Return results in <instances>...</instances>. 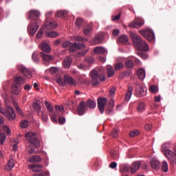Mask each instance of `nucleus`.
<instances>
[{
	"label": "nucleus",
	"mask_w": 176,
	"mask_h": 176,
	"mask_svg": "<svg viewBox=\"0 0 176 176\" xmlns=\"http://www.w3.org/2000/svg\"><path fill=\"white\" fill-rule=\"evenodd\" d=\"M18 69L19 71H20L22 75H23L28 79H31V78H32V74L31 73V71H30V69H28L24 65H18Z\"/></svg>",
	"instance_id": "nucleus-11"
},
{
	"label": "nucleus",
	"mask_w": 176,
	"mask_h": 176,
	"mask_svg": "<svg viewBox=\"0 0 176 176\" xmlns=\"http://www.w3.org/2000/svg\"><path fill=\"white\" fill-rule=\"evenodd\" d=\"M11 90L13 94H14L15 96H19V94H20V91H21V88L19 87L17 85L13 84L12 85Z\"/></svg>",
	"instance_id": "nucleus-20"
},
{
	"label": "nucleus",
	"mask_w": 176,
	"mask_h": 176,
	"mask_svg": "<svg viewBox=\"0 0 176 176\" xmlns=\"http://www.w3.org/2000/svg\"><path fill=\"white\" fill-rule=\"evenodd\" d=\"M91 85L92 86H98L100 82H104L105 80V76L104 74L100 75L97 70H92L91 72Z\"/></svg>",
	"instance_id": "nucleus-3"
},
{
	"label": "nucleus",
	"mask_w": 176,
	"mask_h": 176,
	"mask_svg": "<svg viewBox=\"0 0 176 176\" xmlns=\"http://www.w3.org/2000/svg\"><path fill=\"white\" fill-rule=\"evenodd\" d=\"M82 25H83V19H79V18L77 19V20L76 21V25H77V27H78V28H80Z\"/></svg>",
	"instance_id": "nucleus-47"
},
{
	"label": "nucleus",
	"mask_w": 176,
	"mask_h": 176,
	"mask_svg": "<svg viewBox=\"0 0 176 176\" xmlns=\"http://www.w3.org/2000/svg\"><path fill=\"white\" fill-rule=\"evenodd\" d=\"M55 110L54 113L50 114V116L51 118L52 122L54 123H57V116L60 115V112L63 113L64 112V107L63 106H55Z\"/></svg>",
	"instance_id": "nucleus-7"
},
{
	"label": "nucleus",
	"mask_w": 176,
	"mask_h": 176,
	"mask_svg": "<svg viewBox=\"0 0 176 176\" xmlns=\"http://www.w3.org/2000/svg\"><path fill=\"white\" fill-rule=\"evenodd\" d=\"M116 156H118V150L113 149V150L111 151V157H113V159H115V157H116Z\"/></svg>",
	"instance_id": "nucleus-59"
},
{
	"label": "nucleus",
	"mask_w": 176,
	"mask_h": 176,
	"mask_svg": "<svg viewBox=\"0 0 176 176\" xmlns=\"http://www.w3.org/2000/svg\"><path fill=\"white\" fill-rule=\"evenodd\" d=\"M91 30V25H87L84 29V34L87 36L90 35Z\"/></svg>",
	"instance_id": "nucleus-35"
},
{
	"label": "nucleus",
	"mask_w": 176,
	"mask_h": 176,
	"mask_svg": "<svg viewBox=\"0 0 176 176\" xmlns=\"http://www.w3.org/2000/svg\"><path fill=\"white\" fill-rule=\"evenodd\" d=\"M25 138H28V141L32 145L34 146L35 148L41 146V142L39 139L36 138V135L34 133H28L25 134Z\"/></svg>",
	"instance_id": "nucleus-5"
},
{
	"label": "nucleus",
	"mask_w": 176,
	"mask_h": 176,
	"mask_svg": "<svg viewBox=\"0 0 176 176\" xmlns=\"http://www.w3.org/2000/svg\"><path fill=\"white\" fill-rule=\"evenodd\" d=\"M173 148V144L171 142H166L162 146V152L165 151H170V148Z\"/></svg>",
	"instance_id": "nucleus-29"
},
{
	"label": "nucleus",
	"mask_w": 176,
	"mask_h": 176,
	"mask_svg": "<svg viewBox=\"0 0 176 176\" xmlns=\"http://www.w3.org/2000/svg\"><path fill=\"white\" fill-rule=\"evenodd\" d=\"M41 16V12L36 10H32L29 12V16L28 18L33 21H38L39 20V17Z\"/></svg>",
	"instance_id": "nucleus-12"
},
{
	"label": "nucleus",
	"mask_w": 176,
	"mask_h": 176,
	"mask_svg": "<svg viewBox=\"0 0 176 176\" xmlns=\"http://www.w3.org/2000/svg\"><path fill=\"white\" fill-rule=\"evenodd\" d=\"M139 92H140V94H141V96L146 95V89H144V88H140Z\"/></svg>",
	"instance_id": "nucleus-60"
},
{
	"label": "nucleus",
	"mask_w": 176,
	"mask_h": 176,
	"mask_svg": "<svg viewBox=\"0 0 176 176\" xmlns=\"http://www.w3.org/2000/svg\"><path fill=\"white\" fill-rule=\"evenodd\" d=\"M6 140V135L5 133H0V144L3 145V142Z\"/></svg>",
	"instance_id": "nucleus-42"
},
{
	"label": "nucleus",
	"mask_w": 176,
	"mask_h": 176,
	"mask_svg": "<svg viewBox=\"0 0 176 176\" xmlns=\"http://www.w3.org/2000/svg\"><path fill=\"white\" fill-rule=\"evenodd\" d=\"M134 89L133 88V87L129 86L128 87V90L127 92L125 95V101H130V99L131 98V96H133V91Z\"/></svg>",
	"instance_id": "nucleus-19"
},
{
	"label": "nucleus",
	"mask_w": 176,
	"mask_h": 176,
	"mask_svg": "<svg viewBox=\"0 0 176 176\" xmlns=\"http://www.w3.org/2000/svg\"><path fill=\"white\" fill-rule=\"evenodd\" d=\"M118 43H124V45H127L129 43V36L127 35L124 34L122 35L118 40Z\"/></svg>",
	"instance_id": "nucleus-22"
},
{
	"label": "nucleus",
	"mask_w": 176,
	"mask_h": 176,
	"mask_svg": "<svg viewBox=\"0 0 176 176\" xmlns=\"http://www.w3.org/2000/svg\"><path fill=\"white\" fill-rule=\"evenodd\" d=\"M137 54L143 58V60H146V58H148V54L146 53L138 52Z\"/></svg>",
	"instance_id": "nucleus-50"
},
{
	"label": "nucleus",
	"mask_w": 176,
	"mask_h": 176,
	"mask_svg": "<svg viewBox=\"0 0 176 176\" xmlns=\"http://www.w3.org/2000/svg\"><path fill=\"white\" fill-rule=\"evenodd\" d=\"M98 101V108L100 113H104L105 111V105L108 102V99L107 98L99 97L97 100Z\"/></svg>",
	"instance_id": "nucleus-9"
},
{
	"label": "nucleus",
	"mask_w": 176,
	"mask_h": 176,
	"mask_svg": "<svg viewBox=\"0 0 176 176\" xmlns=\"http://www.w3.org/2000/svg\"><path fill=\"white\" fill-rule=\"evenodd\" d=\"M119 20H120V13L118 15L112 16V21H119Z\"/></svg>",
	"instance_id": "nucleus-53"
},
{
	"label": "nucleus",
	"mask_w": 176,
	"mask_h": 176,
	"mask_svg": "<svg viewBox=\"0 0 176 176\" xmlns=\"http://www.w3.org/2000/svg\"><path fill=\"white\" fill-rule=\"evenodd\" d=\"M118 134H119V129H115L113 130L112 136L115 138L118 137Z\"/></svg>",
	"instance_id": "nucleus-58"
},
{
	"label": "nucleus",
	"mask_w": 176,
	"mask_h": 176,
	"mask_svg": "<svg viewBox=\"0 0 176 176\" xmlns=\"http://www.w3.org/2000/svg\"><path fill=\"white\" fill-rule=\"evenodd\" d=\"M106 52L105 48L102 47H96L94 50V54H104Z\"/></svg>",
	"instance_id": "nucleus-26"
},
{
	"label": "nucleus",
	"mask_w": 176,
	"mask_h": 176,
	"mask_svg": "<svg viewBox=\"0 0 176 176\" xmlns=\"http://www.w3.org/2000/svg\"><path fill=\"white\" fill-rule=\"evenodd\" d=\"M144 20L141 18H135L134 21L129 23L131 28H141L144 25Z\"/></svg>",
	"instance_id": "nucleus-10"
},
{
	"label": "nucleus",
	"mask_w": 176,
	"mask_h": 176,
	"mask_svg": "<svg viewBox=\"0 0 176 176\" xmlns=\"http://www.w3.org/2000/svg\"><path fill=\"white\" fill-rule=\"evenodd\" d=\"M41 119H42L43 122H47V119H49V117L47 116V114H46L45 113L42 112Z\"/></svg>",
	"instance_id": "nucleus-51"
},
{
	"label": "nucleus",
	"mask_w": 176,
	"mask_h": 176,
	"mask_svg": "<svg viewBox=\"0 0 176 176\" xmlns=\"http://www.w3.org/2000/svg\"><path fill=\"white\" fill-rule=\"evenodd\" d=\"M85 47L84 43H74L72 45H70L69 47V52H72V53H74V52H76L78 49H83Z\"/></svg>",
	"instance_id": "nucleus-14"
},
{
	"label": "nucleus",
	"mask_w": 176,
	"mask_h": 176,
	"mask_svg": "<svg viewBox=\"0 0 176 176\" xmlns=\"http://www.w3.org/2000/svg\"><path fill=\"white\" fill-rule=\"evenodd\" d=\"M50 72L52 75H54L58 73V69L56 67H51L50 68Z\"/></svg>",
	"instance_id": "nucleus-54"
},
{
	"label": "nucleus",
	"mask_w": 176,
	"mask_h": 176,
	"mask_svg": "<svg viewBox=\"0 0 176 176\" xmlns=\"http://www.w3.org/2000/svg\"><path fill=\"white\" fill-rule=\"evenodd\" d=\"M14 80L17 85H24L25 83V78L21 77V76L16 77Z\"/></svg>",
	"instance_id": "nucleus-32"
},
{
	"label": "nucleus",
	"mask_w": 176,
	"mask_h": 176,
	"mask_svg": "<svg viewBox=\"0 0 176 176\" xmlns=\"http://www.w3.org/2000/svg\"><path fill=\"white\" fill-rule=\"evenodd\" d=\"M140 167H141V161L134 162L130 167L131 173L132 174H135V173H137V171L140 170Z\"/></svg>",
	"instance_id": "nucleus-13"
},
{
	"label": "nucleus",
	"mask_w": 176,
	"mask_h": 176,
	"mask_svg": "<svg viewBox=\"0 0 176 176\" xmlns=\"http://www.w3.org/2000/svg\"><path fill=\"white\" fill-rule=\"evenodd\" d=\"M145 129H146V130H148V131H149V130L152 129V124H146Z\"/></svg>",
	"instance_id": "nucleus-63"
},
{
	"label": "nucleus",
	"mask_w": 176,
	"mask_h": 176,
	"mask_svg": "<svg viewBox=\"0 0 176 176\" xmlns=\"http://www.w3.org/2000/svg\"><path fill=\"white\" fill-rule=\"evenodd\" d=\"M40 48L43 52H45V53H49L50 52V46H49L48 43H43L40 44Z\"/></svg>",
	"instance_id": "nucleus-27"
},
{
	"label": "nucleus",
	"mask_w": 176,
	"mask_h": 176,
	"mask_svg": "<svg viewBox=\"0 0 176 176\" xmlns=\"http://www.w3.org/2000/svg\"><path fill=\"white\" fill-rule=\"evenodd\" d=\"M28 168L32 170L34 173H40L43 168V166L39 164H30Z\"/></svg>",
	"instance_id": "nucleus-16"
},
{
	"label": "nucleus",
	"mask_w": 176,
	"mask_h": 176,
	"mask_svg": "<svg viewBox=\"0 0 176 176\" xmlns=\"http://www.w3.org/2000/svg\"><path fill=\"white\" fill-rule=\"evenodd\" d=\"M54 28H57V23L56 21H48L44 22V31L45 32L46 36L49 38H57L58 34L56 32H49L50 30H54Z\"/></svg>",
	"instance_id": "nucleus-2"
},
{
	"label": "nucleus",
	"mask_w": 176,
	"mask_h": 176,
	"mask_svg": "<svg viewBox=\"0 0 176 176\" xmlns=\"http://www.w3.org/2000/svg\"><path fill=\"white\" fill-rule=\"evenodd\" d=\"M119 34H120V30H119L118 29H115L114 30H113V36H118V35H119Z\"/></svg>",
	"instance_id": "nucleus-61"
},
{
	"label": "nucleus",
	"mask_w": 176,
	"mask_h": 176,
	"mask_svg": "<svg viewBox=\"0 0 176 176\" xmlns=\"http://www.w3.org/2000/svg\"><path fill=\"white\" fill-rule=\"evenodd\" d=\"M52 14H53V12L52 11H49L45 14V16H46V19L45 21H49V17H50V16H52Z\"/></svg>",
	"instance_id": "nucleus-55"
},
{
	"label": "nucleus",
	"mask_w": 176,
	"mask_h": 176,
	"mask_svg": "<svg viewBox=\"0 0 176 176\" xmlns=\"http://www.w3.org/2000/svg\"><path fill=\"white\" fill-rule=\"evenodd\" d=\"M149 90L151 93H153V94H155L159 91V87L156 85H151L150 86Z\"/></svg>",
	"instance_id": "nucleus-39"
},
{
	"label": "nucleus",
	"mask_w": 176,
	"mask_h": 176,
	"mask_svg": "<svg viewBox=\"0 0 176 176\" xmlns=\"http://www.w3.org/2000/svg\"><path fill=\"white\" fill-rule=\"evenodd\" d=\"M137 111L138 112H144V111H145V103L142 102L139 103L138 104Z\"/></svg>",
	"instance_id": "nucleus-36"
},
{
	"label": "nucleus",
	"mask_w": 176,
	"mask_h": 176,
	"mask_svg": "<svg viewBox=\"0 0 176 176\" xmlns=\"http://www.w3.org/2000/svg\"><path fill=\"white\" fill-rule=\"evenodd\" d=\"M151 166L153 168L157 170L160 166V162H159L156 158H153L151 161Z\"/></svg>",
	"instance_id": "nucleus-24"
},
{
	"label": "nucleus",
	"mask_w": 176,
	"mask_h": 176,
	"mask_svg": "<svg viewBox=\"0 0 176 176\" xmlns=\"http://www.w3.org/2000/svg\"><path fill=\"white\" fill-rule=\"evenodd\" d=\"M72 43L71 42L69 41H64L63 43H62V47H68V46H71Z\"/></svg>",
	"instance_id": "nucleus-57"
},
{
	"label": "nucleus",
	"mask_w": 176,
	"mask_h": 176,
	"mask_svg": "<svg viewBox=\"0 0 176 176\" xmlns=\"http://www.w3.org/2000/svg\"><path fill=\"white\" fill-rule=\"evenodd\" d=\"M124 67V64H123V63L122 62L116 63L115 65V69L117 70L122 69V68H123Z\"/></svg>",
	"instance_id": "nucleus-49"
},
{
	"label": "nucleus",
	"mask_w": 176,
	"mask_h": 176,
	"mask_svg": "<svg viewBox=\"0 0 176 176\" xmlns=\"http://www.w3.org/2000/svg\"><path fill=\"white\" fill-rule=\"evenodd\" d=\"M162 152H164L166 157H167V159H169V160H171V159L174 157V152H173V151L171 150H166Z\"/></svg>",
	"instance_id": "nucleus-31"
},
{
	"label": "nucleus",
	"mask_w": 176,
	"mask_h": 176,
	"mask_svg": "<svg viewBox=\"0 0 176 176\" xmlns=\"http://www.w3.org/2000/svg\"><path fill=\"white\" fill-rule=\"evenodd\" d=\"M59 124H64L65 123V118L63 116H59L58 118Z\"/></svg>",
	"instance_id": "nucleus-56"
},
{
	"label": "nucleus",
	"mask_w": 176,
	"mask_h": 176,
	"mask_svg": "<svg viewBox=\"0 0 176 176\" xmlns=\"http://www.w3.org/2000/svg\"><path fill=\"white\" fill-rule=\"evenodd\" d=\"M68 12L65 10L58 11L56 16V17H67Z\"/></svg>",
	"instance_id": "nucleus-34"
},
{
	"label": "nucleus",
	"mask_w": 176,
	"mask_h": 176,
	"mask_svg": "<svg viewBox=\"0 0 176 176\" xmlns=\"http://www.w3.org/2000/svg\"><path fill=\"white\" fill-rule=\"evenodd\" d=\"M46 173H35L33 175V176H45Z\"/></svg>",
	"instance_id": "nucleus-64"
},
{
	"label": "nucleus",
	"mask_w": 176,
	"mask_h": 176,
	"mask_svg": "<svg viewBox=\"0 0 176 176\" xmlns=\"http://www.w3.org/2000/svg\"><path fill=\"white\" fill-rule=\"evenodd\" d=\"M32 58L34 63H38L39 61V54L38 52L33 53Z\"/></svg>",
	"instance_id": "nucleus-41"
},
{
	"label": "nucleus",
	"mask_w": 176,
	"mask_h": 176,
	"mask_svg": "<svg viewBox=\"0 0 176 176\" xmlns=\"http://www.w3.org/2000/svg\"><path fill=\"white\" fill-rule=\"evenodd\" d=\"M43 32H45V25L41 28V30L36 34V38H42Z\"/></svg>",
	"instance_id": "nucleus-43"
},
{
	"label": "nucleus",
	"mask_w": 176,
	"mask_h": 176,
	"mask_svg": "<svg viewBox=\"0 0 176 176\" xmlns=\"http://www.w3.org/2000/svg\"><path fill=\"white\" fill-rule=\"evenodd\" d=\"M85 111H86V103L83 101H80L79 106L77 109V112L79 116H82V115H85Z\"/></svg>",
	"instance_id": "nucleus-15"
},
{
	"label": "nucleus",
	"mask_w": 176,
	"mask_h": 176,
	"mask_svg": "<svg viewBox=\"0 0 176 176\" xmlns=\"http://www.w3.org/2000/svg\"><path fill=\"white\" fill-rule=\"evenodd\" d=\"M139 34H141V35H142V36H144V38H146V39H147V41H153V39H155V33L153 32V31L151 29H146V30H140L138 31Z\"/></svg>",
	"instance_id": "nucleus-6"
},
{
	"label": "nucleus",
	"mask_w": 176,
	"mask_h": 176,
	"mask_svg": "<svg viewBox=\"0 0 176 176\" xmlns=\"http://www.w3.org/2000/svg\"><path fill=\"white\" fill-rule=\"evenodd\" d=\"M40 104L39 100H36L35 102H33V108L35 111H36L38 113H41V104Z\"/></svg>",
	"instance_id": "nucleus-30"
},
{
	"label": "nucleus",
	"mask_w": 176,
	"mask_h": 176,
	"mask_svg": "<svg viewBox=\"0 0 176 176\" xmlns=\"http://www.w3.org/2000/svg\"><path fill=\"white\" fill-rule=\"evenodd\" d=\"M38 30H39V25H38L36 21H31L28 26V32L32 36H34L36 34Z\"/></svg>",
	"instance_id": "nucleus-8"
},
{
	"label": "nucleus",
	"mask_w": 176,
	"mask_h": 176,
	"mask_svg": "<svg viewBox=\"0 0 176 176\" xmlns=\"http://www.w3.org/2000/svg\"><path fill=\"white\" fill-rule=\"evenodd\" d=\"M85 61L88 63V64H94V58L92 56H87L85 58Z\"/></svg>",
	"instance_id": "nucleus-46"
},
{
	"label": "nucleus",
	"mask_w": 176,
	"mask_h": 176,
	"mask_svg": "<svg viewBox=\"0 0 176 176\" xmlns=\"http://www.w3.org/2000/svg\"><path fill=\"white\" fill-rule=\"evenodd\" d=\"M117 167H118V163H116V162L111 163V168L115 169Z\"/></svg>",
	"instance_id": "nucleus-62"
},
{
	"label": "nucleus",
	"mask_w": 176,
	"mask_h": 176,
	"mask_svg": "<svg viewBox=\"0 0 176 176\" xmlns=\"http://www.w3.org/2000/svg\"><path fill=\"white\" fill-rule=\"evenodd\" d=\"M137 75L139 78H140L141 80H144L145 79L146 73L145 69H139L137 72Z\"/></svg>",
	"instance_id": "nucleus-28"
},
{
	"label": "nucleus",
	"mask_w": 176,
	"mask_h": 176,
	"mask_svg": "<svg viewBox=\"0 0 176 176\" xmlns=\"http://www.w3.org/2000/svg\"><path fill=\"white\" fill-rule=\"evenodd\" d=\"M126 68H134V63L132 60H126L125 61Z\"/></svg>",
	"instance_id": "nucleus-38"
},
{
	"label": "nucleus",
	"mask_w": 176,
	"mask_h": 176,
	"mask_svg": "<svg viewBox=\"0 0 176 176\" xmlns=\"http://www.w3.org/2000/svg\"><path fill=\"white\" fill-rule=\"evenodd\" d=\"M162 168L164 173H167L168 171V164H167V162L164 161L162 162Z\"/></svg>",
	"instance_id": "nucleus-40"
},
{
	"label": "nucleus",
	"mask_w": 176,
	"mask_h": 176,
	"mask_svg": "<svg viewBox=\"0 0 176 176\" xmlns=\"http://www.w3.org/2000/svg\"><path fill=\"white\" fill-rule=\"evenodd\" d=\"M30 163H40L42 162V158L39 155H32L29 158Z\"/></svg>",
	"instance_id": "nucleus-23"
},
{
	"label": "nucleus",
	"mask_w": 176,
	"mask_h": 176,
	"mask_svg": "<svg viewBox=\"0 0 176 176\" xmlns=\"http://www.w3.org/2000/svg\"><path fill=\"white\" fill-rule=\"evenodd\" d=\"M86 105L87 108H90V109L96 108V102L91 100H88L86 102Z\"/></svg>",
	"instance_id": "nucleus-33"
},
{
	"label": "nucleus",
	"mask_w": 176,
	"mask_h": 176,
	"mask_svg": "<svg viewBox=\"0 0 176 176\" xmlns=\"http://www.w3.org/2000/svg\"><path fill=\"white\" fill-rule=\"evenodd\" d=\"M71 64H72V58L71 56H67L66 58H65L63 63L64 68L68 69L69 68H70Z\"/></svg>",
	"instance_id": "nucleus-18"
},
{
	"label": "nucleus",
	"mask_w": 176,
	"mask_h": 176,
	"mask_svg": "<svg viewBox=\"0 0 176 176\" xmlns=\"http://www.w3.org/2000/svg\"><path fill=\"white\" fill-rule=\"evenodd\" d=\"M104 41V33L103 32H99L94 38V43L95 45H98Z\"/></svg>",
	"instance_id": "nucleus-17"
},
{
	"label": "nucleus",
	"mask_w": 176,
	"mask_h": 176,
	"mask_svg": "<svg viewBox=\"0 0 176 176\" xmlns=\"http://www.w3.org/2000/svg\"><path fill=\"white\" fill-rule=\"evenodd\" d=\"M40 56L44 61L49 62V61H52V60L53 59V56H52L51 55H49L47 54V52H45H45H41Z\"/></svg>",
	"instance_id": "nucleus-21"
},
{
	"label": "nucleus",
	"mask_w": 176,
	"mask_h": 176,
	"mask_svg": "<svg viewBox=\"0 0 176 176\" xmlns=\"http://www.w3.org/2000/svg\"><path fill=\"white\" fill-rule=\"evenodd\" d=\"M130 137H137L140 135V131L134 130L129 133Z\"/></svg>",
	"instance_id": "nucleus-48"
},
{
	"label": "nucleus",
	"mask_w": 176,
	"mask_h": 176,
	"mask_svg": "<svg viewBox=\"0 0 176 176\" xmlns=\"http://www.w3.org/2000/svg\"><path fill=\"white\" fill-rule=\"evenodd\" d=\"M14 167V161L13 160H10L6 166V170H12Z\"/></svg>",
	"instance_id": "nucleus-37"
},
{
	"label": "nucleus",
	"mask_w": 176,
	"mask_h": 176,
	"mask_svg": "<svg viewBox=\"0 0 176 176\" xmlns=\"http://www.w3.org/2000/svg\"><path fill=\"white\" fill-rule=\"evenodd\" d=\"M130 36L133 42V45L136 46L138 50H143L144 52H148L149 50V45L146 44V42L142 41V38L138 34L131 32Z\"/></svg>",
	"instance_id": "nucleus-1"
},
{
	"label": "nucleus",
	"mask_w": 176,
	"mask_h": 176,
	"mask_svg": "<svg viewBox=\"0 0 176 176\" xmlns=\"http://www.w3.org/2000/svg\"><path fill=\"white\" fill-rule=\"evenodd\" d=\"M20 126L21 127V129H27V127H28V121L25 120H22L20 124Z\"/></svg>",
	"instance_id": "nucleus-44"
},
{
	"label": "nucleus",
	"mask_w": 176,
	"mask_h": 176,
	"mask_svg": "<svg viewBox=\"0 0 176 176\" xmlns=\"http://www.w3.org/2000/svg\"><path fill=\"white\" fill-rule=\"evenodd\" d=\"M64 79L65 82H66V83H68V85H72V86H74V85H76V81H75V80L70 76H65Z\"/></svg>",
	"instance_id": "nucleus-25"
},
{
	"label": "nucleus",
	"mask_w": 176,
	"mask_h": 176,
	"mask_svg": "<svg viewBox=\"0 0 176 176\" xmlns=\"http://www.w3.org/2000/svg\"><path fill=\"white\" fill-rule=\"evenodd\" d=\"M0 112L4 115V116H6L8 120H14V119H16V113H14V110L10 107H8L7 111L3 109V108L0 107Z\"/></svg>",
	"instance_id": "nucleus-4"
},
{
	"label": "nucleus",
	"mask_w": 176,
	"mask_h": 176,
	"mask_svg": "<svg viewBox=\"0 0 176 176\" xmlns=\"http://www.w3.org/2000/svg\"><path fill=\"white\" fill-rule=\"evenodd\" d=\"M76 41H78V42H87V39H86V38H83L80 36L76 37Z\"/></svg>",
	"instance_id": "nucleus-52"
},
{
	"label": "nucleus",
	"mask_w": 176,
	"mask_h": 176,
	"mask_svg": "<svg viewBox=\"0 0 176 176\" xmlns=\"http://www.w3.org/2000/svg\"><path fill=\"white\" fill-rule=\"evenodd\" d=\"M45 105L49 112H53V107L47 101H45Z\"/></svg>",
	"instance_id": "nucleus-45"
}]
</instances>
